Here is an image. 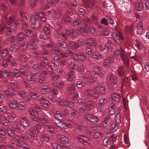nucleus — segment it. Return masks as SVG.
Returning a JSON list of instances; mask_svg holds the SVG:
<instances>
[{
    "mask_svg": "<svg viewBox=\"0 0 149 149\" xmlns=\"http://www.w3.org/2000/svg\"><path fill=\"white\" fill-rule=\"evenodd\" d=\"M112 35L113 40L117 44L120 45L121 44V41L123 40V38L120 32H119L118 33L116 32H113Z\"/></svg>",
    "mask_w": 149,
    "mask_h": 149,
    "instance_id": "f257e3e1",
    "label": "nucleus"
},
{
    "mask_svg": "<svg viewBox=\"0 0 149 149\" xmlns=\"http://www.w3.org/2000/svg\"><path fill=\"white\" fill-rule=\"evenodd\" d=\"M84 119L86 122L93 123H97L99 119L96 116L91 114H86L84 116Z\"/></svg>",
    "mask_w": 149,
    "mask_h": 149,
    "instance_id": "f03ea898",
    "label": "nucleus"
},
{
    "mask_svg": "<svg viewBox=\"0 0 149 149\" xmlns=\"http://www.w3.org/2000/svg\"><path fill=\"white\" fill-rule=\"evenodd\" d=\"M106 80L109 83H112L115 85L117 84V80L116 77L112 73H109L107 76Z\"/></svg>",
    "mask_w": 149,
    "mask_h": 149,
    "instance_id": "7ed1b4c3",
    "label": "nucleus"
},
{
    "mask_svg": "<svg viewBox=\"0 0 149 149\" xmlns=\"http://www.w3.org/2000/svg\"><path fill=\"white\" fill-rule=\"evenodd\" d=\"M65 31L68 36H69L71 35H72L75 37H77L78 33H79V30L78 29H76L74 30L70 28H68L66 29Z\"/></svg>",
    "mask_w": 149,
    "mask_h": 149,
    "instance_id": "20e7f679",
    "label": "nucleus"
},
{
    "mask_svg": "<svg viewBox=\"0 0 149 149\" xmlns=\"http://www.w3.org/2000/svg\"><path fill=\"white\" fill-rule=\"evenodd\" d=\"M95 1L94 0H84L83 3L84 6L88 8H91L95 5Z\"/></svg>",
    "mask_w": 149,
    "mask_h": 149,
    "instance_id": "39448f33",
    "label": "nucleus"
},
{
    "mask_svg": "<svg viewBox=\"0 0 149 149\" xmlns=\"http://www.w3.org/2000/svg\"><path fill=\"white\" fill-rule=\"evenodd\" d=\"M73 56L76 61H84L87 59L86 57L79 53H75L73 54Z\"/></svg>",
    "mask_w": 149,
    "mask_h": 149,
    "instance_id": "423d86ee",
    "label": "nucleus"
},
{
    "mask_svg": "<svg viewBox=\"0 0 149 149\" xmlns=\"http://www.w3.org/2000/svg\"><path fill=\"white\" fill-rule=\"evenodd\" d=\"M5 31L6 32L7 35H10L11 34V30L8 27L4 24H0V32Z\"/></svg>",
    "mask_w": 149,
    "mask_h": 149,
    "instance_id": "0eeeda50",
    "label": "nucleus"
},
{
    "mask_svg": "<svg viewBox=\"0 0 149 149\" xmlns=\"http://www.w3.org/2000/svg\"><path fill=\"white\" fill-rule=\"evenodd\" d=\"M58 139L63 144L68 143L69 142L68 139L64 135H58L57 136Z\"/></svg>",
    "mask_w": 149,
    "mask_h": 149,
    "instance_id": "6e6552de",
    "label": "nucleus"
},
{
    "mask_svg": "<svg viewBox=\"0 0 149 149\" xmlns=\"http://www.w3.org/2000/svg\"><path fill=\"white\" fill-rule=\"evenodd\" d=\"M93 88L99 93L104 94L105 93V91L104 87L102 85L98 86H94Z\"/></svg>",
    "mask_w": 149,
    "mask_h": 149,
    "instance_id": "1a4fd4ad",
    "label": "nucleus"
},
{
    "mask_svg": "<svg viewBox=\"0 0 149 149\" xmlns=\"http://www.w3.org/2000/svg\"><path fill=\"white\" fill-rule=\"evenodd\" d=\"M51 137L49 134L44 133L42 134L40 137V139L43 141L48 142L50 141L51 139Z\"/></svg>",
    "mask_w": 149,
    "mask_h": 149,
    "instance_id": "9d476101",
    "label": "nucleus"
},
{
    "mask_svg": "<svg viewBox=\"0 0 149 149\" xmlns=\"http://www.w3.org/2000/svg\"><path fill=\"white\" fill-rule=\"evenodd\" d=\"M133 25L131 24L130 26H126L125 27V31L127 35L130 34L131 35H133Z\"/></svg>",
    "mask_w": 149,
    "mask_h": 149,
    "instance_id": "9b49d317",
    "label": "nucleus"
},
{
    "mask_svg": "<svg viewBox=\"0 0 149 149\" xmlns=\"http://www.w3.org/2000/svg\"><path fill=\"white\" fill-rule=\"evenodd\" d=\"M4 19L7 22V24L9 25H10L11 24H13L14 25L15 24L16 26V24H17V21L13 22L15 21L14 17L13 16L10 17L8 19L5 17Z\"/></svg>",
    "mask_w": 149,
    "mask_h": 149,
    "instance_id": "f8f14e48",
    "label": "nucleus"
},
{
    "mask_svg": "<svg viewBox=\"0 0 149 149\" xmlns=\"http://www.w3.org/2000/svg\"><path fill=\"white\" fill-rule=\"evenodd\" d=\"M124 53V50L122 48H120V50L118 49H116L114 50V54L118 58L122 57V55Z\"/></svg>",
    "mask_w": 149,
    "mask_h": 149,
    "instance_id": "ddd939ff",
    "label": "nucleus"
},
{
    "mask_svg": "<svg viewBox=\"0 0 149 149\" xmlns=\"http://www.w3.org/2000/svg\"><path fill=\"white\" fill-rule=\"evenodd\" d=\"M51 89L47 86H43L40 89L41 92L44 94L49 93L50 92Z\"/></svg>",
    "mask_w": 149,
    "mask_h": 149,
    "instance_id": "4468645a",
    "label": "nucleus"
},
{
    "mask_svg": "<svg viewBox=\"0 0 149 149\" xmlns=\"http://www.w3.org/2000/svg\"><path fill=\"white\" fill-rule=\"evenodd\" d=\"M38 13L32 14L31 15V22L33 25H35L36 24V22L38 21Z\"/></svg>",
    "mask_w": 149,
    "mask_h": 149,
    "instance_id": "2eb2a0df",
    "label": "nucleus"
},
{
    "mask_svg": "<svg viewBox=\"0 0 149 149\" xmlns=\"http://www.w3.org/2000/svg\"><path fill=\"white\" fill-rule=\"evenodd\" d=\"M111 98L113 102H117L118 101L120 98V95L116 93H114L111 96Z\"/></svg>",
    "mask_w": 149,
    "mask_h": 149,
    "instance_id": "dca6fc26",
    "label": "nucleus"
},
{
    "mask_svg": "<svg viewBox=\"0 0 149 149\" xmlns=\"http://www.w3.org/2000/svg\"><path fill=\"white\" fill-rule=\"evenodd\" d=\"M137 33L139 35H141L143 33V25L142 22H139L137 25Z\"/></svg>",
    "mask_w": 149,
    "mask_h": 149,
    "instance_id": "f3484780",
    "label": "nucleus"
},
{
    "mask_svg": "<svg viewBox=\"0 0 149 149\" xmlns=\"http://www.w3.org/2000/svg\"><path fill=\"white\" fill-rule=\"evenodd\" d=\"M116 72L120 76H123L125 74V71L123 66L119 67Z\"/></svg>",
    "mask_w": 149,
    "mask_h": 149,
    "instance_id": "a211bd4d",
    "label": "nucleus"
},
{
    "mask_svg": "<svg viewBox=\"0 0 149 149\" xmlns=\"http://www.w3.org/2000/svg\"><path fill=\"white\" fill-rule=\"evenodd\" d=\"M85 44L89 46H93L95 45V40L92 38H89L86 41Z\"/></svg>",
    "mask_w": 149,
    "mask_h": 149,
    "instance_id": "6ab92c4d",
    "label": "nucleus"
},
{
    "mask_svg": "<svg viewBox=\"0 0 149 149\" xmlns=\"http://www.w3.org/2000/svg\"><path fill=\"white\" fill-rule=\"evenodd\" d=\"M57 112V113L54 114V118L58 119L60 120H63L64 118V117L66 115V114L63 113H60L59 112Z\"/></svg>",
    "mask_w": 149,
    "mask_h": 149,
    "instance_id": "aec40b11",
    "label": "nucleus"
},
{
    "mask_svg": "<svg viewBox=\"0 0 149 149\" xmlns=\"http://www.w3.org/2000/svg\"><path fill=\"white\" fill-rule=\"evenodd\" d=\"M115 105L114 103H111L110 104V106L109 107L108 110L109 113L111 115L114 114Z\"/></svg>",
    "mask_w": 149,
    "mask_h": 149,
    "instance_id": "412c9836",
    "label": "nucleus"
},
{
    "mask_svg": "<svg viewBox=\"0 0 149 149\" xmlns=\"http://www.w3.org/2000/svg\"><path fill=\"white\" fill-rule=\"evenodd\" d=\"M22 126L20 124H17L12 126L13 130L17 133H20L22 131Z\"/></svg>",
    "mask_w": 149,
    "mask_h": 149,
    "instance_id": "4be33fe9",
    "label": "nucleus"
},
{
    "mask_svg": "<svg viewBox=\"0 0 149 149\" xmlns=\"http://www.w3.org/2000/svg\"><path fill=\"white\" fill-rule=\"evenodd\" d=\"M91 55L90 56L94 58H97L98 59H101L103 58V56L101 54L97 52L94 53L93 52Z\"/></svg>",
    "mask_w": 149,
    "mask_h": 149,
    "instance_id": "5701e85b",
    "label": "nucleus"
},
{
    "mask_svg": "<svg viewBox=\"0 0 149 149\" xmlns=\"http://www.w3.org/2000/svg\"><path fill=\"white\" fill-rule=\"evenodd\" d=\"M120 58L122 59L125 65L127 67H129V59L128 56L124 54V53Z\"/></svg>",
    "mask_w": 149,
    "mask_h": 149,
    "instance_id": "b1692460",
    "label": "nucleus"
},
{
    "mask_svg": "<svg viewBox=\"0 0 149 149\" xmlns=\"http://www.w3.org/2000/svg\"><path fill=\"white\" fill-rule=\"evenodd\" d=\"M75 88V85L72 84L69 86L67 89L69 94H71L74 92Z\"/></svg>",
    "mask_w": 149,
    "mask_h": 149,
    "instance_id": "393cba45",
    "label": "nucleus"
},
{
    "mask_svg": "<svg viewBox=\"0 0 149 149\" xmlns=\"http://www.w3.org/2000/svg\"><path fill=\"white\" fill-rule=\"evenodd\" d=\"M93 102L91 100H90L87 102L85 104V108L86 111H89L91 109Z\"/></svg>",
    "mask_w": 149,
    "mask_h": 149,
    "instance_id": "a878e982",
    "label": "nucleus"
},
{
    "mask_svg": "<svg viewBox=\"0 0 149 149\" xmlns=\"http://www.w3.org/2000/svg\"><path fill=\"white\" fill-rule=\"evenodd\" d=\"M135 6L136 10L138 11H141L143 9V4L141 2L136 3Z\"/></svg>",
    "mask_w": 149,
    "mask_h": 149,
    "instance_id": "bb28decb",
    "label": "nucleus"
},
{
    "mask_svg": "<svg viewBox=\"0 0 149 149\" xmlns=\"http://www.w3.org/2000/svg\"><path fill=\"white\" fill-rule=\"evenodd\" d=\"M93 69L94 72L97 74L102 73L103 70L101 67L96 66L93 68Z\"/></svg>",
    "mask_w": 149,
    "mask_h": 149,
    "instance_id": "cd10ccee",
    "label": "nucleus"
},
{
    "mask_svg": "<svg viewBox=\"0 0 149 149\" xmlns=\"http://www.w3.org/2000/svg\"><path fill=\"white\" fill-rule=\"evenodd\" d=\"M11 142L13 144L17 147L19 146L20 141L17 138H12L11 140Z\"/></svg>",
    "mask_w": 149,
    "mask_h": 149,
    "instance_id": "c85d7f7f",
    "label": "nucleus"
},
{
    "mask_svg": "<svg viewBox=\"0 0 149 149\" xmlns=\"http://www.w3.org/2000/svg\"><path fill=\"white\" fill-rule=\"evenodd\" d=\"M0 122L6 126L8 125L9 124L8 120L2 116L0 119Z\"/></svg>",
    "mask_w": 149,
    "mask_h": 149,
    "instance_id": "c756f323",
    "label": "nucleus"
},
{
    "mask_svg": "<svg viewBox=\"0 0 149 149\" xmlns=\"http://www.w3.org/2000/svg\"><path fill=\"white\" fill-rule=\"evenodd\" d=\"M27 79L29 82H31V84H34L36 82V80L31 74L27 76Z\"/></svg>",
    "mask_w": 149,
    "mask_h": 149,
    "instance_id": "7c9ffc66",
    "label": "nucleus"
},
{
    "mask_svg": "<svg viewBox=\"0 0 149 149\" xmlns=\"http://www.w3.org/2000/svg\"><path fill=\"white\" fill-rule=\"evenodd\" d=\"M112 60L111 58L109 57L107 58L105 60V61L103 65L104 67H106L108 65H109L110 63L112 62Z\"/></svg>",
    "mask_w": 149,
    "mask_h": 149,
    "instance_id": "2f4dec72",
    "label": "nucleus"
},
{
    "mask_svg": "<svg viewBox=\"0 0 149 149\" xmlns=\"http://www.w3.org/2000/svg\"><path fill=\"white\" fill-rule=\"evenodd\" d=\"M82 23V22L81 19H77L73 21V25L74 26H78L80 25Z\"/></svg>",
    "mask_w": 149,
    "mask_h": 149,
    "instance_id": "473e14b6",
    "label": "nucleus"
},
{
    "mask_svg": "<svg viewBox=\"0 0 149 149\" xmlns=\"http://www.w3.org/2000/svg\"><path fill=\"white\" fill-rule=\"evenodd\" d=\"M25 33H19L17 36V39L19 41L23 40L25 37Z\"/></svg>",
    "mask_w": 149,
    "mask_h": 149,
    "instance_id": "72a5a7b5",
    "label": "nucleus"
},
{
    "mask_svg": "<svg viewBox=\"0 0 149 149\" xmlns=\"http://www.w3.org/2000/svg\"><path fill=\"white\" fill-rule=\"evenodd\" d=\"M19 15L22 18L24 21L27 20V19L26 14L25 12L23 10H20L19 12Z\"/></svg>",
    "mask_w": 149,
    "mask_h": 149,
    "instance_id": "f704fd0d",
    "label": "nucleus"
},
{
    "mask_svg": "<svg viewBox=\"0 0 149 149\" xmlns=\"http://www.w3.org/2000/svg\"><path fill=\"white\" fill-rule=\"evenodd\" d=\"M17 102L14 100H12L9 103L10 107L12 108H15L17 107Z\"/></svg>",
    "mask_w": 149,
    "mask_h": 149,
    "instance_id": "c9c22d12",
    "label": "nucleus"
},
{
    "mask_svg": "<svg viewBox=\"0 0 149 149\" xmlns=\"http://www.w3.org/2000/svg\"><path fill=\"white\" fill-rule=\"evenodd\" d=\"M57 0H47V7L49 8L51 5L57 2Z\"/></svg>",
    "mask_w": 149,
    "mask_h": 149,
    "instance_id": "e433bc0d",
    "label": "nucleus"
},
{
    "mask_svg": "<svg viewBox=\"0 0 149 149\" xmlns=\"http://www.w3.org/2000/svg\"><path fill=\"white\" fill-rule=\"evenodd\" d=\"M38 18H39L40 20L43 22H45L46 20V18L44 16V14L42 13H38Z\"/></svg>",
    "mask_w": 149,
    "mask_h": 149,
    "instance_id": "4c0bfd02",
    "label": "nucleus"
},
{
    "mask_svg": "<svg viewBox=\"0 0 149 149\" xmlns=\"http://www.w3.org/2000/svg\"><path fill=\"white\" fill-rule=\"evenodd\" d=\"M111 119L110 118V117L109 116H107L105 117L104 122L102 123V125L103 126L106 127L107 125H105L104 123L108 124L110 121Z\"/></svg>",
    "mask_w": 149,
    "mask_h": 149,
    "instance_id": "58836bf2",
    "label": "nucleus"
},
{
    "mask_svg": "<svg viewBox=\"0 0 149 149\" xmlns=\"http://www.w3.org/2000/svg\"><path fill=\"white\" fill-rule=\"evenodd\" d=\"M21 124L24 127H28L29 124V122L26 118H24L21 121Z\"/></svg>",
    "mask_w": 149,
    "mask_h": 149,
    "instance_id": "ea45409f",
    "label": "nucleus"
},
{
    "mask_svg": "<svg viewBox=\"0 0 149 149\" xmlns=\"http://www.w3.org/2000/svg\"><path fill=\"white\" fill-rule=\"evenodd\" d=\"M99 102L100 105L104 106L107 103V100L105 98H102L99 100Z\"/></svg>",
    "mask_w": 149,
    "mask_h": 149,
    "instance_id": "a19ab883",
    "label": "nucleus"
},
{
    "mask_svg": "<svg viewBox=\"0 0 149 149\" xmlns=\"http://www.w3.org/2000/svg\"><path fill=\"white\" fill-rule=\"evenodd\" d=\"M3 73V77L5 78H7L9 77L10 74H12V73L9 71L4 70Z\"/></svg>",
    "mask_w": 149,
    "mask_h": 149,
    "instance_id": "79ce46f5",
    "label": "nucleus"
},
{
    "mask_svg": "<svg viewBox=\"0 0 149 149\" xmlns=\"http://www.w3.org/2000/svg\"><path fill=\"white\" fill-rule=\"evenodd\" d=\"M29 130L30 131V133L31 134L32 137H36L37 136L38 131L37 132L36 130L34 129H31Z\"/></svg>",
    "mask_w": 149,
    "mask_h": 149,
    "instance_id": "37998d69",
    "label": "nucleus"
},
{
    "mask_svg": "<svg viewBox=\"0 0 149 149\" xmlns=\"http://www.w3.org/2000/svg\"><path fill=\"white\" fill-rule=\"evenodd\" d=\"M58 45L59 47H61L63 48H65L66 47L67 45L64 42L59 41L58 43Z\"/></svg>",
    "mask_w": 149,
    "mask_h": 149,
    "instance_id": "c03bdc74",
    "label": "nucleus"
},
{
    "mask_svg": "<svg viewBox=\"0 0 149 149\" xmlns=\"http://www.w3.org/2000/svg\"><path fill=\"white\" fill-rule=\"evenodd\" d=\"M68 100H62L59 101V104L63 106L67 105L68 104Z\"/></svg>",
    "mask_w": 149,
    "mask_h": 149,
    "instance_id": "a18cd8bd",
    "label": "nucleus"
},
{
    "mask_svg": "<svg viewBox=\"0 0 149 149\" xmlns=\"http://www.w3.org/2000/svg\"><path fill=\"white\" fill-rule=\"evenodd\" d=\"M102 33L103 34L106 36H108L110 34V31L109 29L107 28H103L102 29Z\"/></svg>",
    "mask_w": 149,
    "mask_h": 149,
    "instance_id": "49530a36",
    "label": "nucleus"
},
{
    "mask_svg": "<svg viewBox=\"0 0 149 149\" xmlns=\"http://www.w3.org/2000/svg\"><path fill=\"white\" fill-rule=\"evenodd\" d=\"M7 114L8 118L11 120H13L16 117V115L13 113L8 112L7 113Z\"/></svg>",
    "mask_w": 149,
    "mask_h": 149,
    "instance_id": "de8ad7c7",
    "label": "nucleus"
},
{
    "mask_svg": "<svg viewBox=\"0 0 149 149\" xmlns=\"http://www.w3.org/2000/svg\"><path fill=\"white\" fill-rule=\"evenodd\" d=\"M57 126L61 128L64 129L65 128V126H66V124L63 121L61 120L59 123H58Z\"/></svg>",
    "mask_w": 149,
    "mask_h": 149,
    "instance_id": "09e8293b",
    "label": "nucleus"
},
{
    "mask_svg": "<svg viewBox=\"0 0 149 149\" xmlns=\"http://www.w3.org/2000/svg\"><path fill=\"white\" fill-rule=\"evenodd\" d=\"M18 147H19V149H29L28 146L25 143L21 144H19V146Z\"/></svg>",
    "mask_w": 149,
    "mask_h": 149,
    "instance_id": "8fccbe9b",
    "label": "nucleus"
},
{
    "mask_svg": "<svg viewBox=\"0 0 149 149\" xmlns=\"http://www.w3.org/2000/svg\"><path fill=\"white\" fill-rule=\"evenodd\" d=\"M7 132L8 135L11 137H14L15 135L14 131L10 128H9L8 129Z\"/></svg>",
    "mask_w": 149,
    "mask_h": 149,
    "instance_id": "3c124183",
    "label": "nucleus"
},
{
    "mask_svg": "<svg viewBox=\"0 0 149 149\" xmlns=\"http://www.w3.org/2000/svg\"><path fill=\"white\" fill-rule=\"evenodd\" d=\"M17 50L18 48L17 47L15 44L11 46L10 48V51L13 52H15Z\"/></svg>",
    "mask_w": 149,
    "mask_h": 149,
    "instance_id": "603ef678",
    "label": "nucleus"
},
{
    "mask_svg": "<svg viewBox=\"0 0 149 149\" xmlns=\"http://www.w3.org/2000/svg\"><path fill=\"white\" fill-rule=\"evenodd\" d=\"M37 39L35 37H33V39H31L29 42V44L31 47L33 46L34 44L35 43Z\"/></svg>",
    "mask_w": 149,
    "mask_h": 149,
    "instance_id": "864d4df0",
    "label": "nucleus"
},
{
    "mask_svg": "<svg viewBox=\"0 0 149 149\" xmlns=\"http://www.w3.org/2000/svg\"><path fill=\"white\" fill-rule=\"evenodd\" d=\"M85 84L83 82L80 81H78L76 82V85L77 88H81L83 86H85Z\"/></svg>",
    "mask_w": 149,
    "mask_h": 149,
    "instance_id": "5fc2aeb1",
    "label": "nucleus"
},
{
    "mask_svg": "<svg viewBox=\"0 0 149 149\" xmlns=\"http://www.w3.org/2000/svg\"><path fill=\"white\" fill-rule=\"evenodd\" d=\"M74 73V72L73 71H71L68 73L67 77L69 78V81H71L72 80V77Z\"/></svg>",
    "mask_w": 149,
    "mask_h": 149,
    "instance_id": "6e6d98bb",
    "label": "nucleus"
},
{
    "mask_svg": "<svg viewBox=\"0 0 149 149\" xmlns=\"http://www.w3.org/2000/svg\"><path fill=\"white\" fill-rule=\"evenodd\" d=\"M25 104L24 102H20L18 105V107L19 109L20 110H22L24 108V106H25Z\"/></svg>",
    "mask_w": 149,
    "mask_h": 149,
    "instance_id": "4d7b16f0",
    "label": "nucleus"
},
{
    "mask_svg": "<svg viewBox=\"0 0 149 149\" xmlns=\"http://www.w3.org/2000/svg\"><path fill=\"white\" fill-rule=\"evenodd\" d=\"M70 46L73 49H75L79 47V44L76 43H74V42H71L70 44Z\"/></svg>",
    "mask_w": 149,
    "mask_h": 149,
    "instance_id": "13d9d810",
    "label": "nucleus"
},
{
    "mask_svg": "<svg viewBox=\"0 0 149 149\" xmlns=\"http://www.w3.org/2000/svg\"><path fill=\"white\" fill-rule=\"evenodd\" d=\"M39 38L41 39H44L45 40H47L49 39V35H47L46 34L42 35H40Z\"/></svg>",
    "mask_w": 149,
    "mask_h": 149,
    "instance_id": "bf43d9fd",
    "label": "nucleus"
},
{
    "mask_svg": "<svg viewBox=\"0 0 149 149\" xmlns=\"http://www.w3.org/2000/svg\"><path fill=\"white\" fill-rule=\"evenodd\" d=\"M86 53L89 56L91 55V54H92L93 51L92 49L90 48L86 47Z\"/></svg>",
    "mask_w": 149,
    "mask_h": 149,
    "instance_id": "052dcab7",
    "label": "nucleus"
},
{
    "mask_svg": "<svg viewBox=\"0 0 149 149\" xmlns=\"http://www.w3.org/2000/svg\"><path fill=\"white\" fill-rule=\"evenodd\" d=\"M135 42H136V45L138 49L140 50L142 49L143 46L141 43L139 42L138 40L137 39H136L135 40Z\"/></svg>",
    "mask_w": 149,
    "mask_h": 149,
    "instance_id": "680f3d73",
    "label": "nucleus"
},
{
    "mask_svg": "<svg viewBox=\"0 0 149 149\" xmlns=\"http://www.w3.org/2000/svg\"><path fill=\"white\" fill-rule=\"evenodd\" d=\"M110 139L107 138H105L103 140V144L105 146H107L110 143L109 140Z\"/></svg>",
    "mask_w": 149,
    "mask_h": 149,
    "instance_id": "e2e57ef3",
    "label": "nucleus"
},
{
    "mask_svg": "<svg viewBox=\"0 0 149 149\" xmlns=\"http://www.w3.org/2000/svg\"><path fill=\"white\" fill-rule=\"evenodd\" d=\"M61 120H60L58 119H56V118H53L51 120V121L53 123H54L56 124L57 125H58V123H59Z\"/></svg>",
    "mask_w": 149,
    "mask_h": 149,
    "instance_id": "0e129e2a",
    "label": "nucleus"
},
{
    "mask_svg": "<svg viewBox=\"0 0 149 149\" xmlns=\"http://www.w3.org/2000/svg\"><path fill=\"white\" fill-rule=\"evenodd\" d=\"M5 91L10 93L12 95H15V92L14 89L11 88H9L7 90Z\"/></svg>",
    "mask_w": 149,
    "mask_h": 149,
    "instance_id": "69168bd1",
    "label": "nucleus"
},
{
    "mask_svg": "<svg viewBox=\"0 0 149 149\" xmlns=\"http://www.w3.org/2000/svg\"><path fill=\"white\" fill-rule=\"evenodd\" d=\"M64 22L66 23H70L72 22V19L69 16H67L64 19Z\"/></svg>",
    "mask_w": 149,
    "mask_h": 149,
    "instance_id": "338daca9",
    "label": "nucleus"
},
{
    "mask_svg": "<svg viewBox=\"0 0 149 149\" xmlns=\"http://www.w3.org/2000/svg\"><path fill=\"white\" fill-rule=\"evenodd\" d=\"M26 33L27 36L30 37L33 36V31L30 29H27L26 30Z\"/></svg>",
    "mask_w": 149,
    "mask_h": 149,
    "instance_id": "774afa93",
    "label": "nucleus"
}]
</instances>
